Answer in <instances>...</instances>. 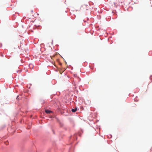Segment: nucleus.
I'll list each match as a JSON object with an SVG mask.
<instances>
[{"label":"nucleus","instance_id":"nucleus-1","mask_svg":"<svg viewBox=\"0 0 152 152\" xmlns=\"http://www.w3.org/2000/svg\"><path fill=\"white\" fill-rule=\"evenodd\" d=\"M114 4L115 5V6L116 7H117L119 5V1L118 0H116L115 2L114 3Z\"/></svg>","mask_w":152,"mask_h":152},{"label":"nucleus","instance_id":"nucleus-2","mask_svg":"<svg viewBox=\"0 0 152 152\" xmlns=\"http://www.w3.org/2000/svg\"><path fill=\"white\" fill-rule=\"evenodd\" d=\"M45 112L47 114L50 113L51 112V111H50L49 110H45Z\"/></svg>","mask_w":152,"mask_h":152},{"label":"nucleus","instance_id":"nucleus-3","mask_svg":"<svg viewBox=\"0 0 152 152\" xmlns=\"http://www.w3.org/2000/svg\"><path fill=\"white\" fill-rule=\"evenodd\" d=\"M77 110V108H75V109H72V111L73 112H75Z\"/></svg>","mask_w":152,"mask_h":152},{"label":"nucleus","instance_id":"nucleus-4","mask_svg":"<svg viewBox=\"0 0 152 152\" xmlns=\"http://www.w3.org/2000/svg\"><path fill=\"white\" fill-rule=\"evenodd\" d=\"M18 96L17 97V99H18Z\"/></svg>","mask_w":152,"mask_h":152}]
</instances>
